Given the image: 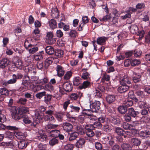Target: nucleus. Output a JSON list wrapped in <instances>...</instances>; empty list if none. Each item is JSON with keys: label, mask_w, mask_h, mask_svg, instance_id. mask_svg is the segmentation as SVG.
<instances>
[{"label": "nucleus", "mask_w": 150, "mask_h": 150, "mask_svg": "<svg viewBox=\"0 0 150 150\" xmlns=\"http://www.w3.org/2000/svg\"><path fill=\"white\" fill-rule=\"evenodd\" d=\"M23 77V75L20 73H17L16 74H13L12 76V78L7 81H3V85L7 86L8 84H14L16 83L17 79H21Z\"/></svg>", "instance_id": "f257e3e1"}, {"label": "nucleus", "mask_w": 150, "mask_h": 150, "mask_svg": "<svg viewBox=\"0 0 150 150\" xmlns=\"http://www.w3.org/2000/svg\"><path fill=\"white\" fill-rule=\"evenodd\" d=\"M8 109L11 113V115L13 118L16 120L21 119L20 115L21 114L19 109H18V108L15 106H10L9 108H8Z\"/></svg>", "instance_id": "f03ea898"}, {"label": "nucleus", "mask_w": 150, "mask_h": 150, "mask_svg": "<svg viewBox=\"0 0 150 150\" xmlns=\"http://www.w3.org/2000/svg\"><path fill=\"white\" fill-rule=\"evenodd\" d=\"M28 43V42H25L24 46L25 48L28 50L29 52L30 53L34 54L38 50V48L37 47H35L33 45L29 44L28 45L27 43Z\"/></svg>", "instance_id": "7ed1b4c3"}, {"label": "nucleus", "mask_w": 150, "mask_h": 150, "mask_svg": "<svg viewBox=\"0 0 150 150\" xmlns=\"http://www.w3.org/2000/svg\"><path fill=\"white\" fill-rule=\"evenodd\" d=\"M100 102L96 100L90 105V108L93 112H96L100 109Z\"/></svg>", "instance_id": "20e7f679"}, {"label": "nucleus", "mask_w": 150, "mask_h": 150, "mask_svg": "<svg viewBox=\"0 0 150 150\" xmlns=\"http://www.w3.org/2000/svg\"><path fill=\"white\" fill-rule=\"evenodd\" d=\"M12 66H14L13 68L15 67L19 69H21L23 67V62L21 59L18 57H16L14 59L13 61Z\"/></svg>", "instance_id": "39448f33"}, {"label": "nucleus", "mask_w": 150, "mask_h": 150, "mask_svg": "<svg viewBox=\"0 0 150 150\" xmlns=\"http://www.w3.org/2000/svg\"><path fill=\"white\" fill-rule=\"evenodd\" d=\"M55 60L56 62H58V59L55 57H52L46 59L45 61L44 64V67L45 69H47L51 64L54 60Z\"/></svg>", "instance_id": "423d86ee"}, {"label": "nucleus", "mask_w": 150, "mask_h": 150, "mask_svg": "<svg viewBox=\"0 0 150 150\" xmlns=\"http://www.w3.org/2000/svg\"><path fill=\"white\" fill-rule=\"evenodd\" d=\"M120 82L121 85H127L131 84L130 78L127 75H124L123 77L120 78Z\"/></svg>", "instance_id": "0eeeda50"}, {"label": "nucleus", "mask_w": 150, "mask_h": 150, "mask_svg": "<svg viewBox=\"0 0 150 150\" xmlns=\"http://www.w3.org/2000/svg\"><path fill=\"white\" fill-rule=\"evenodd\" d=\"M61 86H62V88L64 90L67 92H69L71 91L73 88L71 83L68 82H66L64 83L62 82Z\"/></svg>", "instance_id": "6e6552de"}, {"label": "nucleus", "mask_w": 150, "mask_h": 150, "mask_svg": "<svg viewBox=\"0 0 150 150\" xmlns=\"http://www.w3.org/2000/svg\"><path fill=\"white\" fill-rule=\"evenodd\" d=\"M62 127L63 130L67 132L73 131V125L70 123L67 122L63 123L62 124Z\"/></svg>", "instance_id": "1a4fd4ad"}, {"label": "nucleus", "mask_w": 150, "mask_h": 150, "mask_svg": "<svg viewBox=\"0 0 150 150\" xmlns=\"http://www.w3.org/2000/svg\"><path fill=\"white\" fill-rule=\"evenodd\" d=\"M46 40L49 44H53L55 42V39L53 38V33L49 32L47 33L46 35Z\"/></svg>", "instance_id": "9d476101"}, {"label": "nucleus", "mask_w": 150, "mask_h": 150, "mask_svg": "<svg viewBox=\"0 0 150 150\" xmlns=\"http://www.w3.org/2000/svg\"><path fill=\"white\" fill-rule=\"evenodd\" d=\"M10 61L6 58H3L0 60V68L5 69L9 64Z\"/></svg>", "instance_id": "9b49d317"}, {"label": "nucleus", "mask_w": 150, "mask_h": 150, "mask_svg": "<svg viewBox=\"0 0 150 150\" xmlns=\"http://www.w3.org/2000/svg\"><path fill=\"white\" fill-rule=\"evenodd\" d=\"M40 30L38 28H35L32 32V34L33 38L35 40H38L40 37Z\"/></svg>", "instance_id": "f8f14e48"}, {"label": "nucleus", "mask_w": 150, "mask_h": 150, "mask_svg": "<svg viewBox=\"0 0 150 150\" xmlns=\"http://www.w3.org/2000/svg\"><path fill=\"white\" fill-rule=\"evenodd\" d=\"M31 82L29 76L27 75H24L22 80V85L27 86Z\"/></svg>", "instance_id": "ddd939ff"}, {"label": "nucleus", "mask_w": 150, "mask_h": 150, "mask_svg": "<svg viewBox=\"0 0 150 150\" xmlns=\"http://www.w3.org/2000/svg\"><path fill=\"white\" fill-rule=\"evenodd\" d=\"M56 70L57 71L58 75L59 77H61L64 74V69L61 66L57 65L56 68Z\"/></svg>", "instance_id": "4468645a"}, {"label": "nucleus", "mask_w": 150, "mask_h": 150, "mask_svg": "<svg viewBox=\"0 0 150 150\" xmlns=\"http://www.w3.org/2000/svg\"><path fill=\"white\" fill-rule=\"evenodd\" d=\"M127 112V114L134 117H136L137 115L139 113V112L135 111L132 108H128Z\"/></svg>", "instance_id": "2eb2a0df"}, {"label": "nucleus", "mask_w": 150, "mask_h": 150, "mask_svg": "<svg viewBox=\"0 0 150 150\" xmlns=\"http://www.w3.org/2000/svg\"><path fill=\"white\" fill-rule=\"evenodd\" d=\"M129 88V86L127 85H121L117 89V91L120 93H124L127 91Z\"/></svg>", "instance_id": "dca6fc26"}, {"label": "nucleus", "mask_w": 150, "mask_h": 150, "mask_svg": "<svg viewBox=\"0 0 150 150\" xmlns=\"http://www.w3.org/2000/svg\"><path fill=\"white\" fill-rule=\"evenodd\" d=\"M130 142L132 146H139L141 143L140 140L138 138L132 139Z\"/></svg>", "instance_id": "f3484780"}, {"label": "nucleus", "mask_w": 150, "mask_h": 150, "mask_svg": "<svg viewBox=\"0 0 150 150\" xmlns=\"http://www.w3.org/2000/svg\"><path fill=\"white\" fill-rule=\"evenodd\" d=\"M150 132L149 131L144 130L141 131L139 133L140 137L143 139L148 138L149 137Z\"/></svg>", "instance_id": "a211bd4d"}, {"label": "nucleus", "mask_w": 150, "mask_h": 150, "mask_svg": "<svg viewBox=\"0 0 150 150\" xmlns=\"http://www.w3.org/2000/svg\"><path fill=\"white\" fill-rule=\"evenodd\" d=\"M137 98L139 100H142L144 98V93L143 91L140 90H137L135 92Z\"/></svg>", "instance_id": "6ab92c4d"}, {"label": "nucleus", "mask_w": 150, "mask_h": 150, "mask_svg": "<svg viewBox=\"0 0 150 150\" xmlns=\"http://www.w3.org/2000/svg\"><path fill=\"white\" fill-rule=\"evenodd\" d=\"M43 117L45 121H49L52 123L55 122L56 120L52 115H45Z\"/></svg>", "instance_id": "aec40b11"}, {"label": "nucleus", "mask_w": 150, "mask_h": 150, "mask_svg": "<svg viewBox=\"0 0 150 150\" xmlns=\"http://www.w3.org/2000/svg\"><path fill=\"white\" fill-rule=\"evenodd\" d=\"M20 116L21 119H23V120L25 123L28 124L31 123V121L26 115L21 114L20 115Z\"/></svg>", "instance_id": "412c9836"}, {"label": "nucleus", "mask_w": 150, "mask_h": 150, "mask_svg": "<svg viewBox=\"0 0 150 150\" xmlns=\"http://www.w3.org/2000/svg\"><path fill=\"white\" fill-rule=\"evenodd\" d=\"M49 24L50 28L52 30H54L57 28V22L53 19H52L49 21Z\"/></svg>", "instance_id": "4be33fe9"}, {"label": "nucleus", "mask_w": 150, "mask_h": 150, "mask_svg": "<svg viewBox=\"0 0 150 150\" xmlns=\"http://www.w3.org/2000/svg\"><path fill=\"white\" fill-rule=\"evenodd\" d=\"M85 143L84 139L83 138L80 139L76 143V146L78 148H81Z\"/></svg>", "instance_id": "5701e85b"}, {"label": "nucleus", "mask_w": 150, "mask_h": 150, "mask_svg": "<svg viewBox=\"0 0 150 150\" xmlns=\"http://www.w3.org/2000/svg\"><path fill=\"white\" fill-rule=\"evenodd\" d=\"M106 100L108 103L109 104L113 102L115 100V96L113 95H108L106 98Z\"/></svg>", "instance_id": "b1692460"}, {"label": "nucleus", "mask_w": 150, "mask_h": 150, "mask_svg": "<svg viewBox=\"0 0 150 150\" xmlns=\"http://www.w3.org/2000/svg\"><path fill=\"white\" fill-rule=\"evenodd\" d=\"M28 144V142L25 140H21L18 143V147L20 149H23L26 147Z\"/></svg>", "instance_id": "393cba45"}, {"label": "nucleus", "mask_w": 150, "mask_h": 150, "mask_svg": "<svg viewBox=\"0 0 150 150\" xmlns=\"http://www.w3.org/2000/svg\"><path fill=\"white\" fill-rule=\"evenodd\" d=\"M46 52L49 55L53 54L54 52V48L51 46H47L45 48Z\"/></svg>", "instance_id": "a878e982"}, {"label": "nucleus", "mask_w": 150, "mask_h": 150, "mask_svg": "<svg viewBox=\"0 0 150 150\" xmlns=\"http://www.w3.org/2000/svg\"><path fill=\"white\" fill-rule=\"evenodd\" d=\"M70 107L71 110L69 112H74L76 115H77V114L79 112L80 110V108L79 106L72 105H71Z\"/></svg>", "instance_id": "bb28decb"}, {"label": "nucleus", "mask_w": 150, "mask_h": 150, "mask_svg": "<svg viewBox=\"0 0 150 150\" xmlns=\"http://www.w3.org/2000/svg\"><path fill=\"white\" fill-rule=\"evenodd\" d=\"M127 108L125 105H122L120 106L118 108V110L121 114H125L127 110Z\"/></svg>", "instance_id": "cd10ccee"}, {"label": "nucleus", "mask_w": 150, "mask_h": 150, "mask_svg": "<svg viewBox=\"0 0 150 150\" xmlns=\"http://www.w3.org/2000/svg\"><path fill=\"white\" fill-rule=\"evenodd\" d=\"M50 135L54 138L58 137L59 133H60V131L57 130H52L50 132Z\"/></svg>", "instance_id": "c85d7f7f"}, {"label": "nucleus", "mask_w": 150, "mask_h": 150, "mask_svg": "<svg viewBox=\"0 0 150 150\" xmlns=\"http://www.w3.org/2000/svg\"><path fill=\"white\" fill-rule=\"evenodd\" d=\"M141 76L139 74L134 73L132 80L134 83L139 82L141 81Z\"/></svg>", "instance_id": "c756f323"}, {"label": "nucleus", "mask_w": 150, "mask_h": 150, "mask_svg": "<svg viewBox=\"0 0 150 150\" xmlns=\"http://www.w3.org/2000/svg\"><path fill=\"white\" fill-rule=\"evenodd\" d=\"M90 86V82L88 81H84L82 84L79 86V88L81 89L83 88H86L89 87Z\"/></svg>", "instance_id": "7c9ffc66"}, {"label": "nucleus", "mask_w": 150, "mask_h": 150, "mask_svg": "<svg viewBox=\"0 0 150 150\" xmlns=\"http://www.w3.org/2000/svg\"><path fill=\"white\" fill-rule=\"evenodd\" d=\"M79 134L76 132L71 133L70 134L69 140V141H72L76 139L78 136Z\"/></svg>", "instance_id": "2f4dec72"}, {"label": "nucleus", "mask_w": 150, "mask_h": 150, "mask_svg": "<svg viewBox=\"0 0 150 150\" xmlns=\"http://www.w3.org/2000/svg\"><path fill=\"white\" fill-rule=\"evenodd\" d=\"M48 109L46 111L45 114L47 115H52L54 113V108L52 106H50L48 107Z\"/></svg>", "instance_id": "473e14b6"}, {"label": "nucleus", "mask_w": 150, "mask_h": 150, "mask_svg": "<svg viewBox=\"0 0 150 150\" xmlns=\"http://www.w3.org/2000/svg\"><path fill=\"white\" fill-rule=\"evenodd\" d=\"M87 69H82V71L83 72V74L81 76V77L83 79H88L89 78L90 75L88 73L87 71Z\"/></svg>", "instance_id": "72a5a7b5"}, {"label": "nucleus", "mask_w": 150, "mask_h": 150, "mask_svg": "<svg viewBox=\"0 0 150 150\" xmlns=\"http://www.w3.org/2000/svg\"><path fill=\"white\" fill-rule=\"evenodd\" d=\"M121 146L123 150H132L131 145L128 144L122 143L121 144Z\"/></svg>", "instance_id": "f704fd0d"}, {"label": "nucleus", "mask_w": 150, "mask_h": 150, "mask_svg": "<svg viewBox=\"0 0 150 150\" xmlns=\"http://www.w3.org/2000/svg\"><path fill=\"white\" fill-rule=\"evenodd\" d=\"M106 40V38L104 37H101L98 38L97 40L98 44L100 45H104Z\"/></svg>", "instance_id": "c9c22d12"}, {"label": "nucleus", "mask_w": 150, "mask_h": 150, "mask_svg": "<svg viewBox=\"0 0 150 150\" xmlns=\"http://www.w3.org/2000/svg\"><path fill=\"white\" fill-rule=\"evenodd\" d=\"M92 110L91 109H86L84 108L82 111V113L84 115L90 116L92 115Z\"/></svg>", "instance_id": "e433bc0d"}, {"label": "nucleus", "mask_w": 150, "mask_h": 150, "mask_svg": "<svg viewBox=\"0 0 150 150\" xmlns=\"http://www.w3.org/2000/svg\"><path fill=\"white\" fill-rule=\"evenodd\" d=\"M104 139L108 142L110 146H112L114 142V140L111 136H107L104 138Z\"/></svg>", "instance_id": "4c0bfd02"}, {"label": "nucleus", "mask_w": 150, "mask_h": 150, "mask_svg": "<svg viewBox=\"0 0 150 150\" xmlns=\"http://www.w3.org/2000/svg\"><path fill=\"white\" fill-rule=\"evenodd\" d=\"M129 28L130 29L131 32L133 34L135 33L138 30V27L135 24L131 25L130 27H129Z\"/></svg>", "instance_id": "58836bf2"}, {"label": "nucleus", "mask_w": 150, "mask_h": 150, "mask_svg": "<svg viewBox=\"0 0 150 150\" xmlns=\"http://www.w3.org/2000/svg\"><path fill=\"white\" fill-rule=\"evenodd\" d=\"M59 15L57 8H52L51 11V15L54 18H57Z\"/></svg>", "instance_id": "ea45409f"}, {"label": "nucleus", "mask_w": 150, "mask_h": 150, "mask_svg": "<svg viewBox=\"0 0 150 150\" xmlns=\"http://www.w3.org/2000/svg\"><path fill=\"white\" fill-rule=\"evenodd\" d=\"M75 129L78 133H80L82 134L84 132V129L82 126L79 124L77 125L75 127Z\"/></svg>", "instance_id": "a19ab883"}, {"label": "nucleus", "mask_w": 150, "mask_h": 150, "mask_svg": "<svg viewBox=\"0 0 150 150\" xmlns=\"http://www.w3.org/2000/svg\"><path fill=\"white\" fill-rule=\"evenodd\" d=\"M15 136L18 139H23L25 138L24 134L21 132H15L14 133Z\"/></svg>", "instance_id": "79ce46f5"}, {"label": "nucleus", "mask_w": 150, "mask_h": 150, "mask_svg": "<svg viewBox=\"0 0 150 150\" xmlns=\"http://www.w3.org/2000/svg\"><path fill=\"white\" fill-rule=\"evenodd\" d=\"M81 82V79L79 77H76L74 79L73 84L75 86H78Z\"/></svg>", "instance_id": "37998d69"}, {"label": "nucleus", "mask_w": 150, "mask_h": 150, "mask_svg": "<svg viewBox=\"0 0 150 150\" xmlns=\"http://www.w3.org/2000/svg\"><path fill=\"white\" fill-rule=\"evenodd\" d=\"M115 130L116 133L119 135H123L125 132V131L119 127L115 128Z\"/></svg>", "instance_id": "c03bdc74"}, {"label": "nucleus", "mask_w": 150, "mask_h": 150, "mask_svg": "<svg viewBox=\"0 0 150 150\" xmlns=\"http://www.w3.org/2000/svg\"><path fill=\"white\" fill-rule=\"evenodd\" d=\"M57 125L52 124L50 123H48V124L46 125L45 126V129L47 130L48 129H53L56 128L58 126ZM47 132L48 131H47Z\"/></svg>", "instance_id": "a18cd8bd"}, {"label": "nucleus", "mask_w": 150, "mask_h": 150, "mask_svg": "<svg viewBox=\"0 0 150 150\" xmlns=\"http://www.w3.org/2000/svg\"><path fill=\"white\" fill-rule=\"evenodd\" d=\"M58 140L56 138H52L49 141V144L52 146L58 144Z\"/></svg>", "instance_id": "49530a36"}, {"label": "nucleus", "mask_w": 150, "mask_h": 150, "mask_svg": "<svg viewBox=\"0 0 150 150\" xmlns=\"http://www.w3.org/2000/svg\"><path fill=\"white\" fill-rule=\"evenodd\" d=\"M92 125V128H94L100 129L102 127V125L100 123V122L98 121L95 122Z\"/></svg>", "instance_id": "de8ad7c7"}, {"label": "nucleus", "mask_w": 150, "mask_h": 150, "mask_svg": "<svg viewBox=\"0 0 150 150\" xmlns=\"http://www.w3.org/2000/svg\"><path fill=\"white\" fill-rule=\"evenodd\" d=\"M64 52L62 50H57L55 52V55L58 58H61L63 57Z\"/></svg>", "instance_id": "09e8293b"}, {"label": "nucleus", "mask_w": 150, "mask_h": 150, "mask_svg": "<svg viewBox=\"0 0 150 150\" xmlns=\"http://www.w3.org/2000/svg\"><path fill=\"white\" fill-rule=\"evenodd\" d=\"M139 104L140 107L148 108V111L150 112V106H149L148 104L144 102H141Z\"/></svg>", "instance_id": "8fccbe9b"}, {"label": "nucleus", "mask_w": 150, "mask_h": 150, "mask_svg": "<svg viewBox=\"0 0 150 150\" xmlns=\"http://www.w3.org/2000/svg\"><path fill=\"white\" fill-rule=\"evenodd\" d=\"M45 96L44 101L46 103L48 104L51 101L52 96L50 94H45Z\"/></svg>", "instance_id": "3c124183"}, {"label": "nucleus", "mask_w": 150, "mask_h": 150, "mask_svg": "<svg viewBox=\"0 0 150 150\" xmlns=\"http://www.w3.org/2000/svg\"><path fill=\"white\" fill-rule=\"evenodd\" d=\"M93 95L96 98H101L102 94L99 89H96L93 91Z\"/></svg>", "instance_id": "603ef678"}, {"label": "nucleus", "mask_w": 150, "mask_h": 150, "mask_svg": "<svg viewBox=\"0 0 150 150\" xmlns=\"http://www.w3.org/2000/svg\"><path fill=\"white\" fill-rule=\"evenodd\" d=\"M47 137V136L46 135L44 134H39L37 136V139L42 142H43L45 140Z\"/></svg>", "instance_id": "864d4df0"}, {"label": "nucleus", "mask_w": 150, "mask_h": 150, "mask_svg": "<svg viewBox=\"0 0 150 150\" xmlns=\"http://www.w3.org/2000/svg\"><path fill=\"white\" fill-rule=\"evenodd\" d=\"M110 122L115 125H118L120 124V120L119 118L113 117L111 118Z\"/></svg>", "instance_id": "5fc2aeb1"}, {"label": "nucleus", "mask_w": 150, "mask_h": 150, "mask_svg": "<svg viewBox=\"0 0 150 150\" xmlns=\"http://www.w3.org/2000/svg\"><path fill=\"white\" fill-rule=\"evenodd\" d=\"M72 75V73L70 71H67L65 74L64 78L65 80H68L70 79Z\"/></svg>", "instance_id": "6e6d98bb"}, {"label": "nucleus", "mask_w": 150, "mask_h": 150, "mask_svg": "<svg viewBox=\"0 0 150 150\" xmlns=\"http://www.w3.org/2000/svg\"><path fill=\"white\" fill-rule=\"evenodd\" d=\"M122 126L123 128L125 129H128L132 130L131 126L126 122H124L123 123Z\"/></svg>", "instance_id": "4d7b16f0"}, {"label": "nucleus", "mask_w": 150, "mask_h": 150, "mask_svg": "<svg viewBox=\"0 0 150 150\" xmlns=\"http://www.w3.org/2000/svg\"><path fill=\"white\" fill-rule=\"evenodd\" d=\"M27 101V99L25 98H20L17 101V103L20 105H25L26 104Z\"/></svg>", "instance_id": "13d9d810"}, {"label": "nucleus", "mask_w": 150, "mask_h": 150, "mask_svg": "<svg viewBox=\"0 0 150 150\" xmlns=\"http://www.w3.org/2000/svg\"><path fill=\"white\" fill-rule=\"evenodd\" d=\"M35 115L36 118L38 120H41L43 117V116L40 111L35 110Z\"/></svg>", "instance_id": "bf43d9fd"}, {"label": "nucleus", "mask_w": 150, "mask_h": 150, "mask_svg": "<svg viewBox=\"0 0 150 150\" xmlns=\"http://www.w3.org/2000/svg\"><path fill=\"white\" fill-rule=\"evenodd\" d=\"M123 104L127 107L132 106L133 104V102L132 100L127 99V100L124 102Z\"/></svg>", "instance_id": "052dcab7"}, {"label": "nucleus", "mask_w": 150, "mask_h": 150, "mask_svg": "<svg viewBox=\"0 0 150 150\" xmlns=\"http://www.w3.org/2000/svg\"><path fill=\"white\" fill-rule=\"evenodd\" d=\"M45 89L50 92L53 91L54 88L53 86L50 84H46L45 86Z\"/></svg>", "instance_id": "680f3d73"}, {"label": "nucleus", "mask_w": 150, "mask_h": 150, "mask_svg": "<svg viewBox=\"0 0 150 150\" xmlns=\"http://www.w3.org/2000/svg\"><path fill=\"white\" fill-rule=\"evenodd\" d=\"M12 145V143L11 142H3L0 143V146H3L4 147L11 146Z\"/></svg>", "instance_id": "e2e57ef3"}, {"label": "nucleus", "mask_w": 150, "mask_h": 150, "mask_svg": "<svg viewBox=\"0 0 150 150\" xmlns=\"http://www.w3.org/2000/svg\"><path fill=\"white\" fill-rule=\"evenodd\" d=\"M37 67L38 69H42L44 67V64L43 62L41 61H39L37 62Z\"/></svg>", "instance_id": "0e129e2a"}, {"label": "nucleus", "mask_w": 150, "mask_h": 150, "mask_svg": "<svg viewBox=\"0 0 150 150\" xmlns=\"http://www.w3.org/2000/svg\"><path fill=\"white\" fill-rule=\"evenodd\" d=\"M131 66L132 67H134L137 65H138L141 63L140 60L137 59L131 60Z\"/></svg>", "instance_id": "69168bd1"}, {"label": "nucleus", "mask_w": 150, "mask_h": 150, "mask_svg": "<svg viewBox=\"0 0 150 150\" xmlns=\"http://www.w3.org/2000/svg\"><path fill=\"white\" fill-rule=\"evenodd\" d=\"M65 114L63 112H60L56 114L55 117L58 120L62 119Z\"/></svg>", "instance_id": "338daca9"}, {"label": "nucleus", "mask_w": 150, "mask_h": 150, "mask_svg": "<svg viewBox=\"0 0 150 150\" xmlns=\"http://www.w3.org/2000/svg\"><path fill=\"white\" fill-rule=\"evenodd\" d=\"M74 147L73 144H67L64 146V150H72Z\"/></svg>", "instance_id": "774afa93"}]
</instances>
